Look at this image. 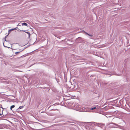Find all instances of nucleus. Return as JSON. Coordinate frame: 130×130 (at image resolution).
I'll return each mask as SVG.
<instances>
[{
    "mask_svg": "<svg viewBox=\"0 0 130 130\" xmlns=\"http://www.w3.org/2000/svg\"><path fill=\"white\" fill-rule=\"evenodd\" d=\"M24 106H20L19 107V108L18 109H21L22 108H23Z\"/></svg>",
    "mask_w": 130,
    "mask_h": 130,
    "instance_id": "11",
    "label": "nucleus"
},
{
    "mask_svg": "<svg viewBox=\"0 0 130 130\" xmlns=\"http://www.w3.org/2000/svg\"><path fill=\"white\" fill-rule=\"evenodd\" d=\"M8 34L6 36H5V38H6V37H7V36H8Z\"/></svg>",
    "mask_w": 130,
    "mask_h": 130,
    "instance_id": "19",
    "label": "nucleus"
},
{
    "mask_svg": "<svg viewBox=\"0 0 130 130\" xmlns=\"http://www.w3.org/2000/svg\"><path fill=\"white\" fill-rule=\"evenodd\" d=\"M83 107H82L80 105L77 104L74 106V109L75 110L80 111H82Z\"/></svg>",
    "mask_w": 130,
    "mask_h": 130,
    "instance_id": "1",
    "label": "nucleus"
},
{
    "mask_svg": "<svg viewBox=\"0 0 130 130\" xmlns=\"http://www.w3.org/2000/svg\"><path fill=\"white\" fill-rule=\"evenodd\" d=\"M22 25H24L26 26H27V24L25 23H22Z\"/></svg>",
    "mask_w": 130,
    "mask_h": 130,
    "instance_id": "10",
    "label": "nucleus"
},
{
    "mask_svg": "<svg viewBox=\"0 0 130 130\" xmlns=\"http://www.w3.org/2000/svg\"><path fill=\"white\" fill-rule=\"evenodd\" d=\"M3 44H4V46H4V43H3Z\"/></svg>",
    "mask_w": 130,
    "mask_h": 130,
    "instance_id": "24",
    "label": "nucleus"
},
{
    "mask_svg": "<svg viewBox=\"0 0 130 130\" xmlns=\"http://www.w3.org/2000/svg\"><path fill=\"white\" fill-rule=\"evenodd\" d=\"M20 31H24V32H25L26 33L28 34V38H29L30 37V33L29 32H27H27L26 31V30H20Z\"/></svg>",
    "mask_w": 130,
    "mask_h": 130,
    "instance_id": "6",
    "label": "nucleus"
},
{
    "mask_svg": "<svg viewBox=\"0 0 130 130\" xmlns=\"http://www.w3.org/2000/svg\"><path fill=\"white\" fill-rule=\"evenodd\" d=\"M84 32L86 34V35H87L90 37H92L93 36V35H90L88 33L84 31Z\"/></svg>",
    "mask_w": 130,
    "mask_h": 130,
    "instance_id": "7",
    "label": "nucleus"
},
{
    "mask_svg": "<svg viewBox=\"0 0 130 130\" xmlns=\"http://www.w3.org/2000/svg\"><path fill=\"white\" fill-rule=\"evenodd\" d=\"M6 111L7 113H6V114L5 115H6L8 114V112L7 111H6Z\"/></svg>",
    "mask_w": 130,
    "mask_h": 130,
    "instance_id": "16",
    "label": "nucleus"
},
{
    "mask_svg": "<svg viewBox=\"0 0 130 130\" xmlns=\"http://www.w3.org/2000/svg\"><path fill=\"white\" fill-rule=\"evenodd\" d=\"M17 28L18 29V27H17L16 28H14V29H11L10 30L12 31V30H16L17 29Z\"/></svg>",
    "mask_w": 130,
    "mask_h": 130,
    "instance_id": "12",
    "label": "nucleus"
},
{
    "mask_svg": "<svg viewBox=\"0 0 130 130\" xmlns=\"http://www.w3.org/2000/svg\"><path fill=\"white\" fill-rule=\"evenodd\" d=\"M96 107H93V108H91V110H93L96 109Z\"/></svg>",
    "mask_w": 130,
    "mask_h": 130,
    "instance_id": "13",
    "label": "nucleus"
},
{
    "mask_svg": "<svg viewBox=\"0 0 130 130\" xmlns=\"http://www.w3.org/2000/svg\"><path fill=\"white\" fill-rule=\"evenodd\" d=\"M8 126L4 124H0V129L3 128H7Z\"/></svg>",
    "mask_w": 130,
    "mask_h": 130,
    "instance_id": "3",
    "label": "nucleus"
},
{
    "mask_svg": "<svg viewBox=\"0 0 130 130\" xmlns=\"http://www.w3.org/2000/svg\"><path fill=\"white\" fill-rule=\"evenodd\" d=\"M19 31H20V30L19 29Z\"/></svg>",
    "mask_w": 130,
    "mask_h": 130,
    "instance_id": "23",
    "label": "nucleus"
},
{
    "mask_svg": "<svg viewBox=\"0 0 130 130\" xmlns=\"http://www.w3.org/2000/svg\"><path fill=\"white\" fill-rule=\"evenodd\" d=\"M111 123H109H109H107V125H109V124H111Z\"/></svg>",
    "mask_w": 130,
    "mask_h": 130,
    "instance_id": "17",
    "label": "nucleus"
},
{
    "mask_svg": "<svg viewBox=\"0 0 130 130\" xmlns=\"http://www.w3.org/2000/svg\"><path fill=\"white\" fill-rule=\"evenodd\" d=\"M5 41H6V39H5Z\"/></svg>",
    "mask_w": 130,
    "mask_h": 130,
    "instance_id": "22",
    "label": "nucleus"
},
{
    "mask_svg": "<svg viewBox=\"0 0 130 130\" xmlns=\"http://www.w3.org/2000/svg\"><path fill=\"white\" fill-rule=\"evenodd\" d=\"M113 124H115V125H117V124H115V123H113Z\"/></svg>",
    "mask_w": 130,
    "mask_h": 130,
    "instance_id": "21",
    "label": "nucleus"
},
{
    "mask_svg": "<svg viewBox=\"0 0 130 130\" xmlns=\"http://www.w3.org/2000/svg\"><path fill=\"white\" fill-rule=\"evenodd\" d=\"M15 107V106L14 105H12L11 106L10 108V109L11 110H12V108H14Z\"/></svg>",
    "mask_w": 130,
    "mask_h": 130,
    "instance_id": "9",
    "label": "nucleus"
},
{
    "mask_svg": "<svg viewBox=\"0 0 130 130\" xmlns=\"http://www.w3.org/2000/svg\"><path fill=\"white\" fill-rule=\"evenodd\" d=\"M94 125L95 126H99L101 128H102L103 127L104 124L101 123H96L94 124Z\"/></svg>",
    "mask_w": 130,
    "mask_h": 130,
    "instance_id": "4",
    "label": "nucleus"
},
{
    "mask_svg": "<svg viewBox=\"0 0 130 130\" xmlns=\"http://www.w3.org/2000/svg\"><path fill=\"white\" fill-rule=\"evenodd\" d=\"M91 109L90 108L88 107L85 108L84 107H83L82 111L86 112H90L91 111Z\"/></svg>",
    "mask_w": 130,
    "mask_h": 130,
    "instance_id": "2",
    "label": "nucleus"
},
{
    "mask_svg": "<svg viewBox=\"0 0 130 130\" xmlns=\"http://www.w3.org/2000/svg\"><path fill=\"white\" fill-rule=\"evenodd\" d=\"M11 30H10V29H9V31H8V34L9 33H10V32H11Z\"/></svg>",
    "mask_w": 130,
    "mask_h": 130,
    "instance_id": "15",
    "label": "nucleus"
},
{
    "mask_svg": "<svg viewBox=\"0 0 130 130\" xmlns=\"http://www.w3.org/2000/svg\"><path fill=\"white\" fill-rule=\"evenodd\" d=\"M1 107V106H0V107Z\"/></svg>",
    "mask_w": 130,
    "mask_h": 130,
    "instance_id": "26",
    "label": "nucleus"
},
{
    "mask_svg": "<svg viewBox=\"0 0 130 130\" xmlns=\"http://www.w3.org/2000/svg\"><path fill=\"white\" fill-rule=\"evenodd\" d=\"M76 88V86H74V87H73V88Z\"/></svg>",
    "mask_w": 130,
    "mask_h": 130,
    "instance_id": "20",
    "label": "nucleus"
},
{
    "mask_svg": "<svg viewBox=\"0 0 130 130\" xmlns=\"http://www.w3.org/2000/svg\"><path fill=\"white\" fill-rule=\"evenodd\" d=\"M83 40L82 38L80 37H79L76 39V42L78 43H82L83 42Z\"/></svg>",
    "mask_w": 130,
    "mask_h": 130,
    "instance_id": "5",
    "label": "nucleus"
},
{
    "mask_svg": "<svg viewBox=\"0 0 130 130\" xmlns=\"http://www.w3.org/2000/svg\"><path fill=\"white\" fill-rule=\"evenodd\" d=\"M0 79L1 80H7L6 79L4 78L3 77H0Z\"/></svg>",
    "mask_w": 130,
    "mask_h": 130,
    "instance_id": "8",
    "label": "nucleus"
},
{
    "mask_svg": "<svg viewBox=\"0 0 130 130\" xmlns=\"http://www.w3.org/2000/svg\"><path fill=\"white\" fill-rule=\"evenodd\" d=\"M3 114V113L2 114L0 113V116H2Z\"/></svg>",
    "mask_w": 130,
    "mask_h": 130,
    "instance_id": "18",
    "label": "nucleus"
},
{
    "mask_svg": "<svg viewBox=\"0 0 130 130\" xmlns=\"http://www.w3.org/2000/svg\"><path fill=\"white\" fill-rule=\"evenodd\" d=\"M23 50H22L21 51H20V52H16L15 53V54H18V53H20V52H21Z\"/></svg>",
    "mask_w": 130,
    "mask_h": 130,
    "instance_id": "14",
    "label": "nucleus"
},
{
    "mask_svg": "<svg viewBox=\"0 0 130 130\" xmlns=\"http://www.w3.org/2000/svg\"><path fill=\"white\" fill-rule=\"evenodd\" d=\"M1 108H2V109H3V108L2 107H1Z\"/></svg>",
    "mask_w": 130,
    "mask_h": 130,
    "instance_id": "25",
    "label": "nucleus"
}]
</instances>
